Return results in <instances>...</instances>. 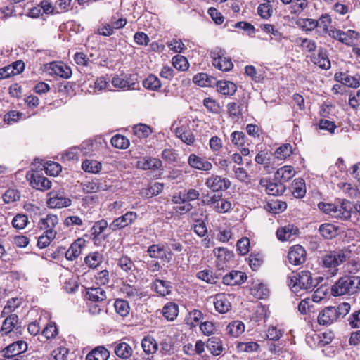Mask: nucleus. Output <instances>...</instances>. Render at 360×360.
<instances>
[{"instance_id": "f257e3e1", "label": "nucleus", "mask_w": 360, "mask_h": 360, "mask_svg": "<svg viewBox=\"0 0 360 360\" xmlns=\"http://www.w3.org/2000/svg\"><path fill=\"white\" fill-rule=\"evenodd\" d=\"M319 209L323 213L330 215L333 218L341 220H348L351 217L353 206L347 200H342L335 203L320 202L318 204Z\"/></svg>"}, {"instance_id": "f03ea898", "label": "nucleus", "mask_w": 360, "mask_h": 360, "mask_svg": "<svg viewBox=\"0 0 360 360\" xmlns=\"http://www.w3.org/2000/svg\"><path fill=\"white\" fill-rule=\"evenodd\" d=\"M332 295H352L360 290V276L346 275L340 277L331 287Z\"/></svg>"}, {"instance_id": "7ed1b4c3", "label": "nucleus", "mask_w": 360, "mask_h": 360, "mask_svg": "<svg viewBox=\"0 0 360 360\" xmlns=\"http://www.w3.org/2000/svg\"><path fill=\"white\" fill-rule=\"evenodd\" d=\"M288 283L291 290L295 293L299 292L301 290H311L315 286L312 274L308 270L293 272L288 277Z\"/></svg>"}, {"instance_id": "20e7f679", "label": "nucleus", "mask_w": 360, "mask_h": 360, "mask_svg": "<svg viewBox=\"0 0 360 360\" xmlns=\"http://www.w3.org/2000/svg\"><path fill=\"white\" fill-rule=\"evenodd\" d=\"M347 259V255L342 250L330 252L322 258L323 265L328 269L331 276L338 273V266L345 262Z\"/></svg>"}, {"instance_id": "39448f33", "label": "nucleus", "mask_w": 360, "mask_h": 360, "mask_svg": "<svg viewBox=\"0 0 360 360\" xmlns=\"http://www.w3.org/2000/svg\"><path fill=\"white\" fill-rule=\"evenodd\" d=\"M211 57L212 58V65L219 70L227 72L231 70L233 64L229 58L225 56V51L217 48L211 52Z\"/></svg>"}, {"instance_id": "423d86ee", "label": "nucleus", "mask_w": 360, "mask_h": 360, "mask_svg": "<svg viewBox=\"0 0 360 360\" xmlns=\"http://www.w3.org/2000/svg\"><path fill=\"white\" fill-rule=\"evenodd\" d=\"M259 185L265 188V191L268 195H281L286 188L283 182L276 180H271L267 178H262L259 180Z\"/></svg>"}, {"instance_id": "0eeeda50", "label": "nucleus", "mask_w": 360, "mask_h": 360, "mask_svg": "<svg viewBox=\"0 0 360 360\" xmlns=\"http://www.w3.org/2000/svg\"><path fill=\"white\" fill-rule=\"evenodd\" d=\"M147 252L150 257L160 259L163 262H169L172 259L173 253L167 251L162 243L153 244L148 248Z\"/></svg>"}, {"instance_id": "6e6552de", "label": "nucleus", "mask_w": 360, "mask_h": 360, "mask_svg": "<svg viewBox=\"0 0 360 360\" xmlns=\"http://www.w3.org/2000/svg\"><path fill=\"white\" fill-rule=\"evenodd\" d=\"M205 186L213 192L226 191L231 186V181L221 176L212 175L205 181Z\"/></svg>"}, {"instance_id": "1a4fd4ad", "label": "nucleus", "mask_w": 360, "mask_h": 360, "mask_svg": "<svg viewBox=\"0 0 360 360\" xmlns=\"http://www.w3.org/2000/svg\"><path fill=\"white\" fill-rule=\"evenodd\" d=\"M27 344L25 341L18 340L14 342L1 351L2 357H12L14 356H21V354L27 350Z\"/></svg>"}, {"instance_id": "9d476101", "label": "nucleus", "mask_w": 360, "mask_h": 360, "mask_svg": "<svg viewBox=\"0 0 360 360\" xmlns=\"http://www.w3.org/2000/svg\"><path fill=\"white\" fill-rule=\"evenodd\" d=\"M48 195L47 205L51 208L67 207L71 205V200L65 197L63 193L51 192Z\"/></svg>"}, {"instance_id": "9b49d317", "label": "nucleus", "mask_w": 360, "mask_h": 360, "mask_svg": "<svg viewBox=\"0 0 360 360\" xmlns=\"http://www.w3.org/2000/svg\"><path fill=\"white\" fill-rule=\"evenodd\" d=\"M137 217L136 212L132 211L127 212L122 216L115 219L109 227L112 231L123 229L135 221Z\"/></svg>"}, {"instance_id": "f8f14e48", "label": "nucleus", "mask_w": 360, "mask_h": 360, "mask_svg": "<svg viewBox=\"0 0 360 360\" xmlns=\"http://www.w3.org/2000/svg\"><path fill=\"white\" fill-rule=\"evenodd\" d=\"M288 258L290 263L293 265L302 264L306 260V251L300 245H294L290 248L288 254Z\"/></svg>"}, {"instance_id": "ddd939ff", "label": "nucleus", "mask_w": 360, "mask_h": 360, "mask_svg": "<svg viewBox=\"0 0 360 360\" xmlns=\"http://www.w3.org/2000/svg\"><path fill=\"white\" fill-rule=\"evenodd\" d=\"M48 71L50 75L58 76L68 79L72 75L71 68L63 63L52 62L49 63Z\"/></svg>"}, {"instance_id": "4468645a", "label": "nucleus", "mask_w": 360, "mask_h": 360, "mask_svg": "<svg viewBox=\"0 0 360 360\" xmlns=\"http://www.w3.org/2000/svg\"><path fill=\"white\" fill-rule=\"evenodd\" d=\"M30 181L33 188L40 191L48 190L51 187V182L49 179L41 175L38 172H34L31 174Z\"/></svg>"}, {"instance_id": "2eb2a0df", "label": "nucleus", "mask_w": 360, "mask_h": 360, "mask_svg": "<svg viewBox=\"0 0 360 360\" xmlns=\"http://www.w3.org/2000/svg\"><path fill=\"white\" fill-rule=\"evenodd\" d=\"M337 319L335 307H327L319 313L318 323L322 326H327L333 323Z\"/></svg>"}, {"instance_id": "dca6fc26", "label": "nucleus", "mask_w": 360, "mask_h": 360, "mask_svg": "<svg viewBox=\"0 0 360 360\" xmlns=\"http://www.w3.org/2000/svg\"><path fill=\"white\" fill-rule=\"evenodd\" d=\"M3 321L1 333L2 335H7L14 329H18L19 324V318L18 316L15 314H9Z\"/></svg>"}, {"instance_id": "f3484780", "label": "nucleus", "mask_w": 360, "mask_h": 360, "mask_svg": "<svg viewBox=\"0 0 360 360\" xmlns=\"http://www.w3.org/2000/svg\"><path fill=\"white\" fill-rule=\"evenodd\" d=\"M247 276L245 273L240 271H231L223 277V283L227 285H236L243 283Z\"/></svg>"}, {"instance_id": "a211bd4d", "label": "nucleus", "mask_w": 360, "mask_h": 360, "mask_svg": "<svg viewBox=\"0 0 360 360\" xmlns=\"http://www.w3.org/2000/svg\"><path fill=\"white\" fill-rule=\"evenodd\" d=\"M188 164L193 168L203 170L210 171L212 169V165L209 161L197 156L195 154H191L188 160Z\"/></svg>"}, {"instance_id": "6ab92c4d", "label": "nucleus", "mask_w": 360, "mask_h": 360, "mask_svg": "<svg viewBox=\"0 0 360 360\" xmlns=\"http://www.w3.org/2000/svg\"><path fill=\"white\" fill-rule=\"evenodd\" d=\"M120 291L125 295L126 297L133 301L139 300L143 296L141 288L127 283L122 284Z\"/></svg>"}, {"instance_id": "aec40b11", "label": "nucleus", "mask_w": 360, "mask_h": 360, "mask_svg": "<svg viewBox=\"0 0 360 360\" xmlns=\"http://www.w3.org/2000/svg\"><path fill=\"white\" fill-rule=\"evenodd\" d=\"M114 352L120 359H127L131 356L133 349L131 347L125 342H115L113 345Z\"/></svg>"}, {"instance_id": "412c9836", "label": "nucleus", "mask_w": 360, "mask_h": 360, "mask_svg": "<svg viewBox=\"0 0 360 360\" xmlns=\"http://www.w3.org/2000/svg\"><path fill=\"white\" fill-rule=\"evenodd\" d=\"M298 229L292 224H288L283 227L279 228L276 231V236L278 240L286 241L290 240L298 233Z\"/></svg>"}, {"instance_id": "4be33fe9", "label": "nucleus", "mask_w": 360, "mask_h": 360, "mask_svg": "<svg viewBox=\"0 0 360 360\" xmlns=\"http://www.w3.org/2000/svg\"><path fill=\"white\" fill-rule=\"evenodd\" d=\"M137 167L144 170H155L162 167V162L155 158L145 157L137 162Z\"/></svg>"}, {"instance_id": "5701e85b", "label": "nucleus", "mask_w": 360, "mask_h": 360, "mask_svg": "<svg viewBox=\"0 0 360 360\" xmlns=\"http://www.w3.org/2000/svg\"><path fill=\"white\" fill-rule=\"evenodd\" d=\"M311 60L314 64L322 69L328 70L330 68V62L328 57L327 51L323 48H319L317 55L314 56Z\"/></svg>"}, {"instance_id": "b1692460", "label": "nucleus", "mask_w": 360, "mask_h": 360, "mask_svg": "<svg viewBox=\"0 0 360 360\" xmlns=\"http://www.w3.org/2000/svg\"><path fill=\"white\" fill-rule=\"evenodd\" d=\"M214 304L215 309L221 314H224L229 311L231 306L226 295L223 293L215 295L214 298Z\"/></svg>"}, {"instance_id": "393cba45", "label": "nucleus", "mask_w": 360, "mask_h": 360, "mask_svg": "<svg viewBox=\"0 0 360 360\" xmlns=\"http://www.w3.org/2000/svg\"><path fill=\"white\" fill-rule=\"evenodd\" d=\"M295 170L293 167L290 165H285L279 168L275 173V180L280 182H286L291 179L295 175Z\"/></svg>"}, {"instance_id": "a878e982", "label": "nucleus", "mask_w": 360, "mask_h": 360, "mask_svg": "<svg viewBox=\"0 0 360 360\" xmlns=\"http://www.w3.org/2000/svg\"><path fill=\"white\" fill-rule=\"evenodd\" d=\"M151 288L154 291L163 297L169 295L172 290L170 282L159 278L155 279L153 282Z\"/></svg>"}, {"instance_id": "bb28decb", "label": "nucleus", "mask_w": 360, "mask_h": 360, "mask_svg": "<svg viewBox=\"0 0 360 360\" xmlns=\"http://www.w3.org/2000/svg\"><path fill=\"white\" fill-rule=\"evenodd\" d=\"M84 244V240L79 238L75 240L65 252V258L69 261H73L81 254L82 248Z\"/></svg>"}, {"instance_id": "cd10ccee", "label": "nucleus", "mask_w": 360, "mask_h": 360, "mask_svg": "<svg viewBox=\"0 0 360 360\" xmlns=\"http://www.w3.org/2000/svg\"><path fill=\"white\" fill-rule=\"evenodd\" d=\"M58 224V218L55 214H47L46 217L40 219L38 227L41 230L55 231L54 228Z\"/></svg>"}, {"instance_id": "c85d7f7f", "label": "nucleus", "mask_w": 360, "mask_h": 360, "mask_svg": "<svg viewBox=\"0 0 360 360\" xmlns=\"http://www.w3.org/2000/svg\"><path fill=\"white\" fill-rule=\"evenodd\" d=\"M175 134L184 143L192 145L195 141L193 133L187 129V127L182 125L175 129Z\"/></svg>"}, {"instance_id": "c756f323", "label": "nucleus", "mask_w": 360, "mask_h": 360, "mask_svg": "<svg viewBox=\"0 0 360 360\" xmlns=\"http://www.w3.org/2000/svg\"><path fill=\"white\" fill-rule=\"evenodd\" d=\"M86 297L87 300L97 302H103L107 298L105 291L100 287L89 288Z\"/></svg>"}, {"instance_id": "7c9ffc66", "label": "nucleus", "mask_w": 360, "mask_h": 360, "mask_svg": "<svg viewBox=\"0 0 360 360\" xmlns=\"http://www.w3.org/2000/svg\"><path fill=\"white\" fill-rule=\"evenodd\" d=\"M207 348L214 356H219L223 352L222 342L219 337H211L207 342Z\"/></svg>"}, {"instance_id": "2f4dec72", "label": "nucleus", "mask_w": 360, "mask_h": 360, "mask_svg": "<svg viewBox=\"0 0 360 360\" xmlns=\"http://www.w3.org/2000/svg\"><path fill=\"white\" fill-rule=\"evenodd\" d=\"M319 231L326 239H332L338 234V228L334 224L326 223L319 226Z\"/></svg>"}, {"instance_id": "473e14b6", "label": "nucleus", "mask_w": 360, "mask_h": 360, "mask_svg": "<svg viewBox=\"0 0 360 360\" xmlns=\"http://www.w3.org/2000/svg\"><path fill=\"white\" fill-rule=\"evenodd\" d=\"M179 313V307L174 302L167 303L162 309V314L167 321H174Z\"/></svg>"}, {"instance_id": "72a5a7b5", "label": "nucleus", "mask_w": 360, "mask_h": 360, "mask_svg": "<svg viewBox=\"0 0 360 360\" xmlns=\"http://www.w3.org/2000/svg\"><path fill=\"white\" fill-rule=\"evenodd\" d=\"M291 192L297 198H302L306 194L305 182L302 179H295L292 184Z\"/></svg>"}, {"instance_id": "f704fd0d", "label": "nucleus", "mask_w": 360, "mask_h": 360, "mask_svg": "<svg viewBox=\"0 0 360 360\" xmlns=\"http://www.w3.org/2000/svg\"><path fill=\"white\" fill-rule=\"evenodd\" d=\"M332 20L328 14H322L317 20V28L319 29V33L322 35L326 34L329 35V32L330 31V30H329V26Z\"/></svg>"}, {"instance_id": "c9c22d12", "label": "nucleus", "mask_w": 360, "mask_h": 360, "mask_svg": "<svg viewBox=\"0 0 360 360\" xmlns=\"http://www.w3.org/2000/svg\"><path fill=\"white\" fill-rule=\"evenodd\" d=\"M109 352L104 347H98L89 352L86 360H107Z\"/></svg>"}, {"instance_id": "e433bc0d", "label": "nucleus", "mask_w": 360, "mask_h": 360, "mask_svg": "<svg viewBox=\"0 0 360 360\" xmlns=\"http://www.w3.org/2000/svg\"><path fill=\"white\" fill-rule=\"evenodd\" d=\"M335 77L338 81L349 87L357 88L359 86V82L356 78L346 73H336Z\"/></svg>"}, {"instance_id": "4c0bfd02", "label": "nucleus", "mask_w": 360, "mask_h": 360, "mask_svg": "<svg viewBox=\"0 0 360 360\" xmlns=\"http://www.w3.org/2000/svg\"><path fill=\"white\" fill-rule=\"evenodd\" d=\"M108 222L105 219H101L96 221L91 229V235L93 236V241L95 244L99 240V236L108 227Z\"/></svg>"}, {"instance_id": "58836bf2", "label": "nucleus", "mask_w": 360, "mask_h": 360, "mask_svg": "<svg viewBox=\"0 0 360 360\" xmlns=\"http://www.w3.org/2000/svg\"><path fill=\"white\" fill-rule=\"evenodd\" d=\"M82 168L86 172L97 174L101 170L102 165L94 160H86L82 162Z\"/></svg>"}, {"instance_id": "ea45409f", "label": "nucleus", "mask_w": 360, "mask_h": 360, "mask_svg": "<svg viewBox=\"0 0 360 360\" xmlns=\"http://www.w3.org/2000/svg\"><path fill=\"white\" fill-rule=\"evenodd\" d=\"M226 330L231 335L238 337L244 332L245 326L242 321H234L227 326Z\"/></svg>"}, {"instance_id": "a19ab883", "label": "nucleus", "mask_w": 360, "mask_h": 360, "mask_svg": "<svg viewBox=\"0 0 360 360\" xmlns=\"http://www.w3.org/2000/svg\"><path fill=\"white\" fill-rule=\"evenodd\" d=\"M141 346L144 352L147 354H153L158 349L156 341L151 336H146L143 338L141 341Z\"/></svg>"}, {"instance_id": "79ce46f5", "label": "nucleus", "mask_w": 360, "mask_h": 360, "mask_svg": "<svg viewBox=\"0 0 360 360\" xmlns=\"http://www.w3.org/2000/svg\"><path fill=\"white\" fill-rule=\"evenodd\" d=\"M218 91L224 95H233L236 91V86L229 81H219L217 82Z\"/></svg>"}, {"instance_id": "37998d69", "label": "nucleus", "mask_w": 360, "mask_h": 360, "mask_svg": "<svg viewBox=\"0 0 360 360\" xmlns=\"http://www.w3.org/2000/svg\"><path fill=\"white\" fill-rule=\"evenodd\" d=\"M56 231H45L38 238L37 245L39 248H45L49 246L51 242L55 238Z\"/></svg>"}, {"instance_id": "c03bdc74", "label": "nucleus", "mask_w": 360, "mask_h": 360, "mask_svg": "<svg viewBox=\"0 0 360 360\" xmlns=\"http://www.w3.org/2000/svg\"><path fill=\"white\" fill-rule=\"evenodd\" d=\"M103 255L98 252L90 253L85 257L86 264L92 269H95L99 266L103 262Z\"/></svg>"}, {"instance_id": "a18cd8bd", "label": "nucleus", "mask_w": 360, "mask_h": 360, "mask_svg": "<svg viewBox=\"0 0 360 360\" xmlns=\"http://www.w3.org/2000/svg\"><path fill=\"white\" fill-rule=\"evenodd\" d=\"M143 86L146 89L157 91L161 87V82L155 75L150 74L143 79Z\"/></svg>"}, {"instance_id": "49530a36", "label": "nucleus", "mask_w": 360, "mask_h": 360, "mask_svg": "<svg viewBox=\"0 0 360 360\" xmlns=\"http://www.w3.org/2000/svg\"><path fill=\"white\" fill-rule=\"evenodd\" d=\"M114 307L116 312L121 316H127L130 310V307L127 301L122 299H117L115 301Z\"/></svg>"}, {"instance_id": "de8ad7c7", "label": "nucleus", "mask_w": 360, "mask_h": 360, "mask_svg": "<svg viewBox=\"0 0 360 360\" xmlns=\"http://www.w3.org/2000/svg\"><path fill=\"white\" fill-rule=\"evenodd\" d=\"M193 81L200 86H210L212 84L213 77H210L207 73L200 72L193 77Z\"/></svg>"}, {"instance_id": "09e8293b", "label": "nucleus", "mask_w": 360, "mask_h": 360, "mask_svg": "<svg viewBox=\"0 0 360 360\" xmlns=\"http://www.w3.org/2000/svg\"><path fill=\"white\" fill-rule=\"evenodd\" d=\"M111 144L119 149H127L130 144L129 139L123 135L116 134L111 139Z\"/></svg>"}, {"instance_id": "8fccbe9b", "label": "nucleus", "mask_w": 360, "mask_h": 360, "mask_svg": "<svg viewBox=\"0 0 360 360\" xmlns=\"http://www.w3.org/2000/svg\"><path fill=\"white\" fill-rule=\"evenodd\" d=\"M117 266L124 272L129 273L135 269V264L128 256H122L117 260Z\"/></svg>"}, {"instance_id": "3c124183", "label": "nucleus", "mask_w": 360, "mask_h": 360, "mask_svg": "<svg viewBox=\"0 0 360 360\" xmlns=\"http://www.w3.org/2000/svg\"><path fill=\"white\" fill-rule=\"evenodd\" d=\"M264 262L263 255L259 253L252 252L248 257V263L253 271H257L262 266Z\"/></svg>"}, {"instance_id": "603ef678", "label": "nucleus", "mask_w": 360, "mask_h": 360, "mask_svg": "<svg viewBox=\"0 0 360 360\" xmlns=\"http://www.w3.org/2000/svg\"><path fill=\"white\" fill-rule=\"evenodd\" d=\"M111 83L115 88L134 89V83H131L127 79H124L118 75L112 77Z\"/></svg>"}, {"instance_id": "864d4df0", "label": "nucleus", "mask_w": 360, "mask_h": 360, "mask_svg": "<svg viewBox=\"0 0 360 360\" xmlns=\"http://www.w3.org/2000/svg\"><path fill=\"white\" fill-rule=\"evenodd\" d=\"M231 208V202L226 199L222 198L221 195L216 205L212 208L213 210L219 213H226Z\"/></svg>"}, {"instance_id": "5fc2aeb1", "label": "nucleus", "mask_w": 360, "mask_h": 360, "mask_svg": "<svg viewBox=\"0 0 360 360\" xmlns=\"http://www.w3.org/2000/svg\"><path fill=\"white\" fill-rule=\"evenodd\" d=\"M173 66L178 70L185 71L189 67V63L186 57L176 55L172 58Z\"/></svg>"}, {"instance_id": "6e6d98bb", "label": "nucleus", "mask_w": 360, "mask_h": 360, "mask_svg": "<svg viewBox=\"0 0 360 360\" xmlns=\"http://www.w3.org/2000/svg\"><path fill=\"white\" fill-rule=\"evenodd\" d=\"M134 134L139 138H146L150 135L152 130L145 124H139L133 127Z\"/></svg>"}, {"instance_id": "4d7b16f0", "label": "nucleus", "mask_w": 360, "mask_h": 360, "mask_svg": "<svg viewBox=\"0 0 360 360\" xmlns=\"http://www.w3.org/2000/svg\"><path fill=\"white\" fill-rule=\"evenodd\" d=\"M214 255L221 262L230 261L233 257V253L226 248H218L214 250Z\"/></svg>"}, {"instance_id": "13d9d810", "label": "nucleus", "mask_w": 360, "mask_h": 360, "mask_svg": "<svg viewBox=\"0 0 360 360\" xmlns=\"http://www.w3.org/2000/svg\"><path fill=\"white\" fill-rule=\"evenodd\" d=\"M292 153V148L290 144H283L275 152V156L279 160H285Z\"/></svg>"}, {"instance_id": "bf43d9fd", "label": "nucleus", "mask_w": 360, "mask_h": 360, "mask_svg": "<svg viewBox=\"0 0 360 360\" xmlns=\"http://www.w3.org/2000/svg\"><path fill=\"white\" fill-rule=\"evenodd\" d=\"M28 217L23 214H16L12 220V225L16 229H23L28 224Z\"/></svg>"}, {"instance_id": "052dcab7", "label": "nucleus", "mask_w": 360, "mask_h": 360, "mask_svg": "<svg viewBox=\"0 0 360 360\" xmlns=\"http://www.w3.org/2000/svg\"><path fill=\"white\" fill-rule=\"evenodd\" d=\"M257 13L263 19H269L273 15V8L271 4H260L257 7Z\"/></svg>"}, {"instance_id": "680f3d73", "label": "nucleus", "mask_w": 360, "mask_h": 360, "mask_svg": "<svg viewBox=\"0 0 360 360\" xmlns=\"http://www.w3.org/2000/svg\"><path fill=\"white\" fill-rule=\"evenodd\" d=\"M290 11L291 14L298 15L307 8L308 4L307 0H294L291 2Z\"/></svg>"}, {"instance_id": "e2e57ef3", "label": "nucleus", "mask_w": 360, "mask_h": 360, "mask_svg": "<svg viewBox=\"0 0 360 360\" xmlns=\"http://www.w3.org/2000/svg\"><path fill=\"white\" fill-rule=\"evenodd\" d=\"M20 302L18 298H11L7 301L4 307L1 316L4 317L6 314H11L16 308L19 307Z\"/></svg>"}, {"instance_id": "0e129e2a", "label": "nucleus", "mask_w": 360, "mask_h": 360, "mask_svg": "<svg viewBox=\"0 0 360 360\" xmlns=\"http://www.w3.org/2000/svg\"><path fill=\"white\" fill-rule=\"evenodd\" d=\"M202 319L203 314L201 311L197 309L190 311L187 318L188 323L193 327L197 326Z\"/></svg>"}, {"instance_id": "69168bd1", "label": "nucleus", "mask_w": 360, "mask_h": 360, "mask_svg": "<svg viewBox=\"0 0 360 360\" xmlns=\"http://www.w3.org/2000/svg\"><path fill=\"white\" fill-rule=\"evenodd\" d=\"M252 294L258 299H263L269 294V290L263 283L255 285L251 289Z\"/></svg>"}, {"instance_id": "338daca9", "label": "nucleus", "mask_w": 360, "mask_h": 360, "mask_svg": "<svg viewBox=\"0 0 360 360\" xmlns=\"http://www.w3.org/2000/svg\"><path fill=\"white\" fill-rule=\"evenodd\" d=\"M58 334V329L55 323L50 322L47 323L46 326L43 329L41 335L46 340L54 338Z\"/></svg>"}, {"instance_id": "774afa93", "label": "nucleus", "mask_w": 360, "mask_h": 360, "mask_svg": "<svg viewBox=\"0 0 360 360\" xmlns=\"http://www.w3.org/2000/svg\"><path fill=\"white\" fill-rule=\"evenodd\" d=\"M68 352L66 347H58L51 352L50 360H66Z\"/></svg>"}]
</instances>
